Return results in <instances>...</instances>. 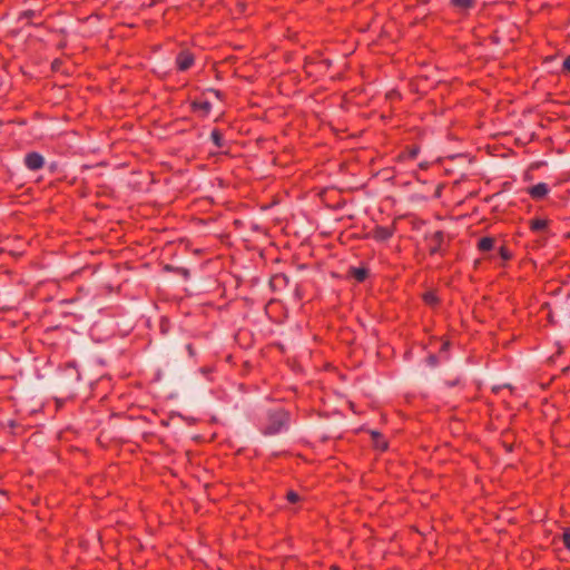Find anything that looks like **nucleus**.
<instances>
[{"label": "nucleus", "mask_w": 570, "mask_h": 570, "mask_svg": "<svg viewBox=\"0 0 570 570\" xmlns=\"http://www.w3.org/2000/svg\"><path fill=\"white\" fill-rule=\"evenodd\" d=\"M289 416L284 410H277L266 415L262 422V431L264 434L273 435L282 432L288 426Z\"/></svg>", "instance_id": "nucleus-1"}, {"label": "nucleus", "mask_w": 570, "mask_h": 570, "mask_svg": "<svg viewBox=\"0 0 570 570\" xmlns=\"http://www.w3.org/2000/svg\"><path fill=\"white\" fill-rule=\"evenodd\" d=\"M395 228L393 226H375L370 236L376 242H385L394 235Z\"/></svg>", "instance_id": "nucleus-2"}, {"label": "nucleus", "mask_w": 570, "mask_h": 570, "mask_svg": "<svg viewBox=\"0 0 570 570\" xmlns=\"http://www.w3.org/2000/svg\"><path fill=\"white\" fill-rule=\"evenodd\" d=\"M194 55L187 50L180 51L176 57L178 70L186 71L194 65Z\"/></svg>", "instance_id": "nucleus-3"}, {"label": "nucleus", "mask_w": 570, "mask_h": 570, "mask_svg": "<svg viewBox=\"0 0 570 570\" xmlns=\"http://www.w3.org/2000/svg\"><path fill=\"white\" fill-rule=\"evenodd\" d=\"M24 165L30 170H39L43 167L45 159L39 153L32 151L26 155Z\"/></svg>", "instance_id": "nucleus-4"}, {"label": "nucleus", "mask_w": 570, "mask_h": 570, "mask_svg": "<svg viewBox=\"0 0 570 570\" xmlns=\"http://www.w3.org/2000/svg\"><path fill=\"white\" fill-rule=\"evenodd\" d=\"M550 193V188L548 184L546 183H539L537 185H533L532 187L528 188V194L530 197L534 200H540L547 197V195Z\"/></svg>", "instance_id": "nucleus-5"}, {"label": "nucleus", "mask_w": 570, "mask_h": 570, "mask_svg": "<svg viewBox=\"0 0 570 570\" xmlns=\"http://www.w3.org/2000/svg\"><path fill=\"white\" fill-rule=\"evenodd\" d=\"M191 107L193 111L202 117L208 116L212 110V104L207 99L203 98L193 101Z\"/></svg>", "instance_id": "nucleus-6"}, {"label": "nucleus", "mask_w": 570, "mask_h": 570, "mask_svg": "<svg viewBox=\"0 0 570 570\" xmlns=\"http://www.w3.org/2000/svg\"><path fill=\"white\" fill-rule=\"evenodd\" d=\"M494 247V238L492 237H482L479 239L476 248L479 252L485 253L491 250Z\"/></svg>", "instance_id": "nucleus-7"}, {"label": "nucleus", "mask_w": 570, "mask_h": 570, "mask_svg": "<svg viewBox=\"0 0 570 570\" xmlns=\"http://www.w3.org/2000/svg\"><path fill=\"white\" fill-rule=\"evenodd\" d=\"M419 155V148L412 147L407 149L406 151L402 153L399 157L401 159H415Z\"/></svg>", "instance_id": "nucleus-8"}, {"label": "nucleus", "mask_w": 570, "mask_h": 570, "mask_svg": "<svg viewBox=\"0 0 570 570\" xmlns=\"http://www.w3.org/2000/svg\"><path fill=\"white\" fill-rule=\"evenodd\" d=\"M452 3L461 9L472 8L475 3V0H451Z\"/></svg>", "instance_id": "nucleus-9"}, {"label": "nucleus", "mask_w": 570, "mask_h": 570, "mask_svg": "<svg viewBox=\"0 0 570 570\" xmlns=\"http://www.w3.org/2000/svg\"><path fill=\"white\" fill-rule=\"evenodd\" d=\"M372 436L377 449L384 451L387 448L386 442L381 438V435L377 432H373Z\"/></svg>", "instance_id": "nucleus-10"}, {"label": "nucleus", "mask_w": 570, "mask_h": 570, "mask_svg": "<svg viewBox=\"0 0 570 570\" xmlns=\"http://www.w3.org/2000/svg\"><path fill=\"white\" fill-rule=\"evenodd\" d=\"M352 275L357 282H363L367 276V271L365 268H354Z\"/></svg>", "instance_id": "nucleus-11"}, {"label": "nucleus", "mask_w": 570, "mask_h": 570, "mask_svg": "<svg viewBox=\"0 0 570 570\" xmlns=\"http://www.w3.org/2000/svg\"><path fill=\"white\" fill-rule=\"evenodd\" d=\"M547 227V222L544 219H533L531 222V229L532 230H535V232H539V230H543L544 228Z\"/></svg>", "instance_id": "nucleus-12"}, {"label": "nucleus", "mask_w": 570, "mask_h": 570, "mask_svg": "<svg viewBox=\"0 0 570 570\" xmlns=\"http://www.w3.org/2000/svg\"><path fill=\"white\" fill-rule=\"evenodd\" d=\"M210 138L213 140V142L217 146V147H220L222 146V139H223V136L222 134L219 132V130L215 129L212 131L210 134Z\"/></svg>", "instance_id": "nucleus-13"}, {"label": "nucleus", "mask_w": 570, "mask_h": 570, "mask_svg": "<svg viewBox=\"0 0 570 570\" xmlns=\"http://www.w3.org/2000/svg\"><path fill=\"white\" fill-rule=\"evenodd\" d=\"M423 299L429 305H434L438 302V298L434 293L428 292L424 294Z\"/></svg>", "instance_id": "nucleus-14"}, {"label": "nucleus", "mask_w": 570, "mask_h": 570, "mask_svg": "<svg viewBox=\"0 0 570 570\" xmlns=\"http://www.w3.org/2000/svg\"><path fill=\"white\" fill-rule=\"evenodd\" d=\"M499 255L503 261H509L512 257L510 250L505 246L500 247Z\"/></svg>", "instance_id": "nucleus-15"}, {"label": "nucleus", "mask_w": 570, "mask_h": 570, "mask_svg": "<svg viewBox=\"0 0 570 570\" xmlns=\"http://www.w3.org/2000/svg\"><path fill=\"white\" fill-rule=\"evenodd\" d=\"M286 499L289 503H296L301 500L298 493H296L295 491H288L286 494Z\"/></svg>", "instance_id": "nucleus-16"}, {"label": "nucleus", "mask_w": 570, "mask_h": 570, "mask_svg": "<svg viewBox=\"0 0 570 570\" xmlns=\"http://www.w3.org/2000/svg\"><path fill=\"white\" fill-rule=\"evenodd\" d=\"M564 547L570 551V531H564L562 535Z\"/></svg>", "instance_id": "nucleus-17"}, {"label": "nucleus", "mask_w": 570, "mask_h": 570, "mask_svg": "<svg viewBox=\"0 0 570 570\" xmlns=\"http://www.w3.org/2000/svg\"><path fill=\"white\" fill-rule=\"evenodd\" d=\"M563 70L570 72V56L563 61Z\"/></svg>", "instance_id": "nucleus-18"}, {"label": "nucleus", "mask_w": 570, "mask_h": 570, "mask_svg": "<svg viewBox=\"0 0 570 570\" xmlns=\"http://www.w3.org/2000/svg\"><path fill=\"white\" fill-rule=\"evenodd\" d=\"M435 237H436L439 240H441V239H442V233L438 232V233L435 234Z\"/></svg>", "instance_id": "nucleus-19"}]
</instances>
